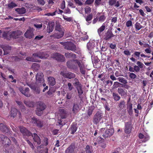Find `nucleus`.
Listing matches in <instances>:
<instances>
[{"label":"nucleus","instance_id":"f257e3e1","mask_svg":"<svg viewBox=\"0 0 153 153\" xmlns=\"http://www.w3.org/2000/svg\"><path fill=\"white\" fill-rule=\"evenodd\" d=\"M60 43L64 46V48L73 51H75L76 49V47L73 42H61Z\"/></svg>","mask_w":153,"mask_h":153},{"label":"nucleus","instance_id":"f03ea898","mask_svg":"<svg viewBox=\"0 0 153 153\" xmlns=\"http://www.w3.org/2000/svg\"><path fill=\"white\" fill-rule=\"evenodd\" d=\"M55 29L58 32L55 34V37L57 39L62 37L64 35L65 30L61 28V25L58 22L56 23Z\"/></svg>","mask_w":153,"mask_h":153},{"label":"nucleus","instance_id":"7ed1b4c3","mask_svg":"<svg viewBox=\"0 0 153 153\" xmlns=\"http://www.w3.org/2000/svg\"><path fill=\"white\" fill-rule=\"evenodd\" d=\"M31 122L35 126L38 128H41L43 126V121L35 117L32 118Z\"/></svg>","mask_w":153,"mask_h":153},{"label":"nucleus","instance_id":"20e7f679","mask_svg":"<svg viewBox=\"0 0 153 153\" xmlns=\"http://www.w3.org/2000/svg\"><path fill=\"white\" fill-rule=\"evenodd\" d=\"M60 74L64 77L70 79L74 78L75 77V75L74 73L69 71H62L61 72Z\"/></svg>","mask_w":153,"mask_h":153},{"label":"nucleus","instance_id":"39448f33","mask_svg":"<svg viewBox=\"0 0 153 153\" xmlns=\"http://www.w3.org/2000/svg\"><path fill=\"white\" fill-rule=\"evenodd\" d=\"M52 58L58 61L63 62L65 61V59L64 56L60 53H55L52 55Z\"/></svg>","mask_w":153,"mask_h":153},{"label":"nucleus","instance_id":"423d86ee","mask_svg":"<svg viewBox=\"0 0 153 153\" xmlns=\"http://www.w3.org/2000/svg\"><path fill=\"white\" fill-rule=\"evenodd\" d=\"M33 56L35 57H37L40 59H44L48 57V55L45 52L40 51L37 53H33Z\"/></svg>","mask_w":153,"mask_h":153},{"label":"nucleus","instance_id":"0eeeda50","mask_svg":"<svg viewBox=\"0 0 153 153\" xmlns=\"http://www.w3.org/2000/svg\"><path fill=\"white\" fill-rule=\"evenodd\" d=\"M138 137L140 138L138 140V141L140 143H145L149 139V136L146 133L143 134L141 133H140Z\"/></svg>","mask_w":153,"mask_h":153},{"label":"nucleus","instance_id":"6e6552de","mask_svg":"<svg viewBox=\"0 0 153 153\" xmlns=\"http://www.w3.org/2000/svg\"><path fill=\"white\" fill-rule=\"evenodd\" d=\"M102 117V114L100 111H97L93 118V122L94 124H97Z\"/></svg>","mask_w":153,"mask_h":153},{"label":"nucleus","instance_id":"1a4fd4ad","mask_svg":"<svg viewBox=\"0 0 153 153\" xmlns=\"http://www.w3.org/2000/svg\"><path fill=\"white\" fill-rule=\"evenodd\" d=\"M114 36L112 31L108 29L103 35V38L105 40L108 41Z\"/></svg>","mask_w":153,"mask_h":153},{"label":"nucleus","instance_id":"9d476101","mask_svg":"<svg viewBox=\"0 0 153 153\" xmlns=\"http://www.w3.org/2000/svg\"><path fill=\"white\" fill-rule=\"evenodd\" d=\"M133 128L131 121H128L125 123L124 132L127 134H129Z\"/></svg>","mask_w":153,"mask_h":153},{"label":"nucleus","instance_id":"9b49d317","mask_svg":"<svg viewBox=\"0 0 153 153\" xmlns=\"http://www.w3.org/2000/svg\"><path fill=\"white\" fill-rule=\"evenodd\" d=\"M1 140L4 144V148H7V146H10L11 143V141L7 136L2 135L1 137Z\"/></svg>","mask_w":153,"mask_h":153},{"label":"nucleus","instance_id":"f8f14e48","mask_svg":"<svg viewBox=\"0 0 153 153\" xmlns=\"http://www.w3.org/2000/svg\"><path fill=\"white\" fill-rule=\"evenodd\" d=\"M10 33V39L12 38L16 39L19 36H20L22 34V31L19 30H17Z\"/></svg>","mask_w":153,"mask_h":153},{"label":"nucleus","instance_id":"ddd939ff","mask_svg":"<svg viewBox=\"0 0 153 153\" xmlns=\"http://www.w3.org/2000/svg\"><path fill=\"white\" fill-rule=\"evenodd\" d=\"M27 85L31 88V89L34 91V93L36 94H40V89L39 86L36 85L31 84H28Z\"/></svg>","mask_w":153,"mask_h":153},{"label":"nucleus","instance_id":"4468645a","mask_svg":"<svg viewBox=\"0 0 153 153\" xmlns=\"http://www.w3.org/2000/svg\"><path fill=\"white\" fill-rule=\"evenodd\" d=\"M20 131L23 135L30 136L32 135V133L28 131L24 127H20Z\"/></svg>","mask_w":153,"mask_h":153},{"label":"nucleus","instance_id":"2eb2a0df","mask_svg":"<svg viewBox=\"0 0 153 153\" xmlns=\"http://www.w3.org/2000/svg\"><path fill=\"white\" fill-rule=\"evenodd\" d=\"M114 132V129L112 128L106 130L103 134L102 136L105 138L110 137L113 135Z\"/></svg>","mask_w":153,"mask_h":153},{"label":"nucleus","instance_id":"dca6fc26","mask_svg":"<svg viewBox=\"0 0 153 153\" xmlns=\"http://www.w3.org/2000/svg\"><path fill=\"white\" fill-rule=\"evenodd\" d=\"M19 90L25 96L27 97L30 96V94L29 93V89L28 88H26L25 90L22 87H20L19 88Z\"/></svg>","mask_w":153,"mask_h":153},{"label":"nucleus","instance_id":"f3484780","mask_svg":"<svg viewBox=\"0 0 153 153\" xmlns=\"http://www.w3.org/2000/svg\"><path fill=\"white\" fill-rule=\"evenodd\" d=\"M33 138L34 142L37 143L38 145H39L41 143V140L40 137L36 133H32V135H31Z\"/></svg>","mask_w":153,"mask_h":153},{"label":"nucleus","instance_id":"a211bd4d","mask_svg":"<svg viewBox=\"0 0 153 153\" xmlns=\"http://www.w3.org/2000/svg\"><path fill=\"white\" fill-rule=\"evenodd\" d=\"M80 110L79 104L77 103H74L72 108L73 114H76Z\"/></svg>","mask_w":153,"mask_h":153},{"label":"nucleus","instance_id":"6ab92c4d","mask_svg":"<svg viewBox=\"0 0 153 153\" xmlns=\"http://www.w3.org/2000/svg\"><path fill=\"white\" fill-rule=\"evenodd\" d=\"M25 37L26 38L31 39L33 37L34 34L33 30L31 29L27 30L24 34Z\"/></svg>","mask_w":153,"mask_h":153},{"label":"nucleus","instance_id":"aec40b11","mask_svg":"<svg viewBox=\"0 0 153 153\" xmlns=\"http://www.w3.org/2000/svg\"><path fill=\"white\" fill-rule=\"evenodd\" d=\"M0 130L3 132L8 133L10 131L9 128L3 123H0Z\"/></svg>","mask_w":153,"mask_h":153},{"label":"nucleus","instance_id":"412c9836","mask_svg":"<svg viewBox=\"0 0 153 153\" xmlns=\"http://www.w3.org/2000/svg\"><path fill=\"white\" fill-rule=\"evenodd\" d=\"M44 75L42 73L39 72L37 73L36 76V80L37 82H41L44 81Z\"/></svg>","mask_w":153,"mask_h":153},{"label":"nucleus","instance_id":"4be33fe9","mask_svg":"<svg viewBox=\"0 0 153 153\" xmlns=\"http://www.w3.org/2000/svg\"><path fill=\"white\" fill-rule=\"evenodd\" d=\"M37 107L38 109L44 111L46 108V105L45 103L42 101L38 102L37 103Z\"/></svg>","mask_w":153,"mask_h":153},{"label":"nucleus","instance_id":"5701e85b","mask_svg":"<svg viewBox=\"0 0 153 153\" xmlns=\"http://www.w3.org/2000/svg\"><path fill=\"white\" fill-rule=\"evenodd\" d=\"M118 107L120 110H122L126 107V102L124 100H121L118 104Z\"/></svg>","mask_w":153,"mask_h":153},{"label":"nucleus","instance_id":"b1692460","mask_svg":"<svg viewBox=\"0 0 153 153\" xmlns=\"http://www.w3.org/2000/svg\"><path fill=\"white\" fill-rule=\"evenodd\" d=\"M118 93L121 96L126 97L127 95V91L125 89L120 88L117 89Z\"/></svg>","mask_w":153,"mask_h":153},{"label":"nucleus","instance_id":"393cba45","mask_svg":"<svg viewBox=\"0 0 153 153\" xmlns=\"http://www.w3.org/2000/svg\"><path fill=\"white\" fill-rule=\"evenodd\" d=\"M75 146L71 144L65 150V153H75L74 151Z\"/></svg>","mask_w":153,"mask_h":153},{"label":"nucleus","instance_id":"a878e982","mask_svg":"<svg viewBox=\"0 0 153 153\" xmlns=\"http://www.w3.org/2000/svg\"><path fill=\"white\" fill-rule=\"evenodd\" d=\"M5 152L7 153H14V147L13 145L10 146H7V148H4Z\"/></svg>","mask_w":153,"mask_h":153},{"label":"nucleus","instance_id":"bb28decb","mask_svg":"<svg viewBox=\"0 0 153 153\" xmlns=\"http://www.w3.org/2000/svg\"><path fill=\"white\" fill-rule=\"evenodd\" d=\"M10 33L9 31H4L1 35V37L4 39L10 40Z\"/></svg>","mask_w":153,"mask_h":153},{"label":"nucleus","instance_id":"cd10ccee","mask_svg":"<svg viewBox=\"0 0 153 153\" xmlns=\"http://www.w3.org/2000/svg\"><path fill=\"white\" fill-rule=\"evenodd\" d=\"M72 60L68 61L66 62V65L68 68L70 69H76L77 68L76 66L74 64H73L72 61Z\"/></svg>","mask_w":153,"mask_h":153},{"label":"nucleus","instance_id":"c85d7f7f","mask_svg":"<svg viewBox=\"0 0 153 153\" xmlns=\"http://www.w3.org/2000/svg\"><path fill=\"white\" fill-rule=\"evenodd\" d=\"M48 83L50 85L53 86L56 84V81L55 78L51 76L48 77Z\"/></svg>","mask_w":153,"mask_h":153},{"label":"nucleus","instance_id":"c756f323","mask_svg":"<svg viewBox=\"0 0 153 153\" xmlns=\"http://www.w3.org/2000/svg\"><path fill=\"white\" fill-rule=\"evenodd\" d=\"M18 111L14 108H12L10 111V117L14 118L16 116Z\"/></svg>","mask_w":153,"mask_h":153},{"label":"nucleus","instance_id":"7c9ffc66","mask_svg":"<svg viewBox=\"0 0 153 153\" xmlns=\"http://www.w3.org/2000/svg\"><path fill=\"white\" fill-rule=\"evenodd\" d=\"M134 56L136 58H138V59L140 57V56L141 57L146 58V55H145L144 53H142L141 54V52L139 51H135L134 53Z\"/></svg>","mask_w":153,"mask_h":153},{"label":"nucleus","instance_id":"2f4dec72","mask_svg":"<svg viewBox=\"0 0 153 153\" xmlns=\"http://www.w3.org/2000/svg\"><path fill=\"white\" fill-rule=\"evenodd\" d=\"M65 56L67 58H72L74 59H76V54L74 53H73L72 52L69 53L67 52L65 53Z\"/></svg>","mask_w":153,"mask_h":153},{"label":"nucleus","instance_id":"473e14b6","mask_svg":"<svg viewBox=\"0 0 153 153\" xmlns=\"http://www.w3.org/2000/svg\"><path fill=\"white\" fill-rule=\"evenodd\" d=\"M105 24L103 23L102 25L97 30V33L99 35L101 36H102V33L105 30Z\"/></svg>","mask_w":153,"mask_h":153},{"label":"nucleus","instance_id":"72a5a7b5","mask_svg":"<svg viewBox=\"0 0 153 153\" xmlns=\"http://www.w3.org/2000/svg\"><path fill=\"white\" fill-rule=\"evenodd\" d=\"M76 124L73 123L71 126L70 128L71 133V134H74L77 129Z\"/></svg>","mask_w":153,"mask_h":153},{"label":"nucleus","instance_id":"f704fd0d","mask_svg":"<svg viewBox=\"0 0 153 153\" xmlns=\"http://www.w3.org/2000/svg\"><path fill=\"white\" fill-rule=\"evenodd\" d=\"M15 10L19 14H22L26 12V9L23 7L21 8H17Z\"/></svg>","mask_w":153,"mask_h":153},{"label":"nucleus","instance_id":"c9c22d12","mask_svg":"<svg viewBox=\"0 0 153 153\" xmlns=\"http://www.w3.org/2000/svg\"><path fill=\"white\" fill-rule=\"evenodd\" d=\"M24 103L29 107H33L35 105V102L33 101H25Z\"/></svg>","mask_w":153,"mask_h":153},{"label":"nucleus","instance_id":"e433bc0d","mask_svg":"<svg viewBox=\"0 0 153 153\" xmlns=\"http://www.w3.org/2000/svg\"><path fill=\"white\" fill-rule=\"evenodd\" d=\"M112 97L114 100L116 101H119L121 98L119 94L115 92L113 93Z\"/></svg>","mask_w":153,"mask_h":153},{"label":"nucleus","instance_id":"4c0bfd02","mask_svg":"<svg viewBox=\"0 0 153 153\" xmlns=\"http://www.w3.org/2000/svg\"><path fill=\"white\" fill-rule=\"evenodd\" d=\"M128 112L130 115H131L133 114L132 105L130 103L127 105Z\"/></svg>","mask_w":153,"mask_h":153},{"label":"nucleus","instance_id":"58836bf2","mask_svg":"<svg viewBox=\"0 0 153 153\" xmlns=\"http://www.w3.org/2000/svg\"><path fill=\"white\" fill-rule=\"evenodd\" d=\"M73 61L75 63L77 64L79 68L84 66L82 62L80 60L77 59H73Z\"/></svg>","mask_w":153,"mask_h":153},{"label":"nucleus","instance_id":"ea45409f","mask_svg":"<svg viewBox=\"0 0 153 153\" xmlns=\"http://www.w3.org/2000/svg\"><path fill=\"white\" fill-rule=\"evenodd\" d=\"M82 86H80L79 87H76V89L78 94V96L79 98H82V95L83 93V91L82 88Z\"/></svg>","mask_w":153,"mask_h":153},{"label":"nucleus","instance_id":"a19ab883","mask_svg":"<svg viewBox=\"0 0 153 153\" xmlns=\"http://www.w3.org/2000/svg\"><path fill=\"white\" fill-rule=\"evenodd\" d=\"M74 81L75 82L73 83V85L76 88V87H79L80 86H82L81 83L79 82V81L77 78H75Z\"/></svg>","mask_w":153,"mask_h":153},{"label":"nucleus","instance_id":"79ce46f5","mask_svg":"<svg viewBox=\"0 0 153 153\" xmlns=\"http://www.w3.org/2000/svg\"><path fill=\"white\" fill-rule=\"evenodd\" d=\"M2 48L4 51V55H6L9 53V52L6 51L7 50H10L11 49V47L9 46H4Z\"/></svg>","mask_w":153,"mask_h":153},{"label":"nucleus","instance_id":"37998d69","mask_svg":"<svg viewBox=\"0 0 153 153\" xmlns=\"http://www.w3.org/2000/svg\"><path fill=\"white\" fill-rule=\"evenodd\" d=\"M118 80L120 82L123 83V84H126L127 83V80L122 77H119L117 78Z\"/></svg>","mask_w":153,"mask_h":153},{"label":"nucleus","instance_id":"c03bdc74","mask_svg":"<svg viewBox=\"0 0 153 153\" xmlns=\"http://www.w3.org/2000/svg\"><path fill=\"white\" fill-rule=\"evenodd\" d=\"M93 18V15L92 13H91L89 15H88L86 18V20L89 23H90L91 22V20Z\"/></svg>","mask_w":153,"mask_h":153},{"label":"nucleus","instance_id":"a18cd8bd","mask_svg":"<svg viewBox=\"0 0 153 153\" xmlns=\"http://www.w3.org/2000/svg\"><path fill=\"white\" fill-rule=\"evenodd\" d=\"M17 6V4L13 2H11L7 4V7L9 9L12 8Z\"/></svg>","mask_w":153,"mask_h":153},{"label":"nucleus","instance_id":"49530a36","mask_svg":"<svg viewBox=\"0 0 153 153\" xmlns=\"http://www.w3.org/2000/svg\"><path fill=\"white\" fill-rule=\"evenodd\" d=\"M135 28L138 30L143 27V26L141 25L140 23L137 22L134 25Z\"/></svg>","mask_w":153,"mask_h":153},{"label":"nucleus","instance_id":"de8ad7c7","mask_svg":"<svg viewBox=\"0 0 153 153\" xmlns=\"http://www.w3.org/2000/svg\"><path fill=\"white\" fill-rule=\"evenodd\" d=\"M16 103L18 104L20 108L22 110H25V107L22 104V103L21 102L18 101H16Z\"/></svg>","mask_w":153,"mask_h":153},{"label":"nucleus","instance_id":"09e8293b","mask_svg":"<svg viewBox=\"0 0 153 153\" xmlns=\"http://www.w3.org/2000/svg\"><path fill=\"white\" fill-rule=\"evenodd\" d=\"M10 59L13 61H18L22 60L20 58H19L17 56H11L10 57Z\"/></svg>","mask_w":153,"mask_h":153},{"label":"nucleus","instance_id":"8fccbe9b","mask_svg":"<svg viewBox=\"0 0 153 153\" xmlns=\"http://www.w3.org/2000/svg\"><path fill=\"white\" fill-rule=\"evenodd\" d=\"M98 18L99 22H103L106 19V17L105 16L104 14H103V15L100 16Z\"/></svg>","mask_w":153,"mask_h":153},{"label":"nucleus","instance_id":"3c124183","mask_svg":"<svg viewBox=\"0 0 153 153\" xmlns=\"http://www.w3.org/2000/svg\"><path fill=\"white\" fill-rule=\"evenodd\" d=\"M26 141L27 143L28 144L30 147L32 149H34L35 148L33 144L29 140L27 139Z\"/></svg>","mask_w":153,"mask_h":153},{"label":"nucleus","instance_id":"603ef678","mask_svg":"<svg viewBox=\"0 0 153 153\" xmlns=\"http://www.w3.org/2000/svg\"><path fill=\"white\" fill-rule=\"evenodd\" d=\"M85 152L86 153H91L93 152L91 149L90 147L88 145H87L86 146Z\"/></svg>","mask_w":153,"mask_h":153},{"label":"nucleus","instance_id":"864d4df0","mask_svg":"<svg viewBox=\"0 0 153 153\" xmlns=\"http://www.w3.org/2000/svg\"><path fill=\"white\" fill-rule=\"evenodd\" d=\"M43 111L42 110L38 109L37 108L36 111V114L38 116H41L42 114Z\"/></svg>","mask_w":153,"mask_h":153},{"label":"nucleus","instance_id":"5fc2aeb1","mask_svg":"<svg viewBox=\"0 0 153 153\" xmlns=\"http://www.w3.org/2000/svg\"><path fill=\"white\" fill-rule=\"evenodd\" d=\"M85 10L86 13H90L91 11V9L90 7L87 6L85 7Z\"/></svg>","mask_w":153,"mask_h":153},{"label":"nucleus","instance_id":"6e6d98bb","mask_svg":"<svg viewBox=\"0 0 153 153\" xmlns=\"http://www.w3.org/2000/svg\"><path fill=\"white\" fill-rule=\"evenodd\" d=\"M25 60H27V61H30V62H39L38 61H36L35 59L33 57H27L26 58V59H25Z\"/></svg>","mask_w":153,"mask_h":153},{"label":"nucleus","instance_id":"4d7b16f0","mask_svg":"<svg viewBox=\"0 0 153 153\" xmlns=\"http://www.w3.org/2000/svg\"><path fill=\"white\" fill-rule=\"evenodd\" d=\"M85 68L84 66L79 68L80 71L82 74L85 75V71L84 69Z\"/></svg>","mask_w":153,"mask_h":153},{"label":"nucleus","instance_id":"13d9d810","mask_svg":"<svg viewBox=\"0 0 153 153\" xmlns=\"http://www.w3.org/2000/svg\"><path fill=\"white\" fill-rule=\"evenodd\" d=\"M129 77L131 78L132 79H135L136 77V76L135 74H134L131 73H129Z\"/></svg>","mask_w":153,"mask_h":153},{"label":"nucleus","instance_id":"bf43d9fd","mask_svg":"<svg viewBox=\"0 0 153 153\" xmlns=\"http://www.w3.org/2000/svg\"><path fill=\"white\" fill-rule=\"evenodd\" d=\"M126 26L128 27H129L132 26V21L130 20L127 21L126 22Z\"/></svg>","mask_w":153,"mask_h":153},{"label":"nucleus","instance_id":"052dcab7","mask_svg":"<svg viewBox=\"0 0 153 153\" xmlns=\"http://www.w3.org/2000/svg\"><path fill=\"white\" fill-rule=\"evenodd\" d=\"M137 64L140 68H142L144 66V64L142 63L139 61L137 62Z\"/></svg>","mask_w":153,"mask_h":153},{"label":"nucleus","instance_id":"680f3d73","mask_svg":"<svg viewBox=\"0 0 153 153\" xmlns=\"http://www.w3.org/2000/svg\"><path fill=\"white\" fill-rule=\"evenodd\" d=\"M64 12L65 14H70L71 11L69 8L67 7L64 10Z\"/></svg>","mask_w":153,"mask_h":153},{"label":"nucleus","instance_id":"e2e57ef3","mask_svg":"<svg viewBox=\"0 0 153 153\" xmlns=\"http://www.w3.org/2000/svg\"><path fill=\"white\" fill-rule=\"evenodd\" d=\"M43 37V36H42L38 35L36 36L34 39V41H37L41 39Z\"/></svg>","mask_w":153,"mask_h":153},{"label":"nucleus","instance_id":"0e129e2a","mask_svg":"<svg viewBox=\"0 0 153 153\" xmlns=\"http://www.w3.org/2000/svg\"><path fill=\"white\" fill-rule=\"evenodd\" d=\"M38 4L42 5L45 4V2L44 0H37Z\"/></svg>","mask_w":153,"mask_h":153},{"label":"nucleus","instance_id":"69168bd1","mask_svg":"<svg viewBox=\"0 0 153 153\" xmlns=\"http://www.w3.org/2000/svg\"><path fill=\"white\" fill-rule=\"evenodd\" d=\"M68 89L69 91H71L74 88L73 87L71 83L69 82L68 83Z\"/></svg>","mask_w":153,"mask_h":153},{"label":"nucleus","instance_id":"338daca9","mask_svg":"<svg viewBox=\"0 0 153 153\" xmlns=\"http://www.w3.org/2000/svg\"><path fill=\"white\" fill-rule=\"evenodd\" d=\"M116 0H109V4L110 5H113L116 3Z\"/></svg>","mask_w":153,"mask_h":153},{"label":"nucleus","instance_id":"774afa93","mask_svg":"<svg viewBox=\"0 0 153 153\" xmlns=\"http://www.w3.org/2000/svg\"><path fill=\"white\" fill-rule=\"evenodd\" d=\"M65 2L64 1H62V2L60 6V8L62 10H63L65 8Z\"/></svg>","mask_w":153,"mask_h":153}]
</instances>
